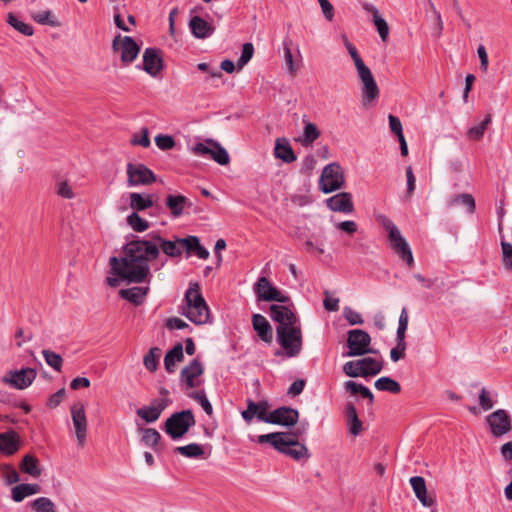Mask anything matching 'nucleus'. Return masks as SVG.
<instances>
[{"label": "nucleus", "mask_w": 512, "mask_h": 512, "mask_svg": "<svg viewBox=\"0 0 512 512\" xmlns=\"http://www.w3.org/2000/svg\"><path fill=\"white\" fill-rule=\"evenodd\" d=\"M191 34L198 39H205L211 36L215 28L200 16H193L189 21Z\"/></svg>", "instance_id": "obj_24"}, {"label": "nucleus", "mask_w": 512, "mask_h": 512, "mask_svg": "<svg viewBox=\"0 0 512 512\" xmlns=\"http://www.w3.org/2000/svg\"><path fill=\"white\" fill-rule=\"evenodd\" d=\"M374 386L379 391H388L394 394H398L401 391L400 384L396 380L387 376L376 380Z\"/></svg>", "instance_id": "obj_41"}, {"label": "nucleus", "mask_w": 512, "mask_h": 512, "mask_svg": "<svg viewBox=\"0 0 512 512\" xmlns=\"http://www.w3.org/2000/svg\"><path fill=\"white\" fill-rule=\"evenodd\" d=\"M254 45L251 42L243 44L241 55L237 60V70H241L253 57Z\"/></svg>", "instance_id": "obj_49"}, {"label": "nucleus", "mask_w": 512, "mask_h": 512, "mask_svg": "<svg viewBox=\"0 0 512 512\" xmlns=\"http://www.w3.org/2000/svg\"><path fill=\"white\" fill-rule=\"evenodd\" d=\"M319 135V130H304L303 136L298 140L304 145H310L319 137Z\"/></svg>", "instance_id": "obj_63"}, {"label": "nucleus", "mask_w": 512, "mask_h": 512, "mask_svg": "<svg viewBox=\"0 0 512 512\" xmlns=\"http://www.w3.org/2000/svg\"><path fill=\"white\" fill-rule=\"evenodd\" d=\"M182 251L185 249L188 253L194 252L199 246L200 241L197 236H188L186 238H180Z\"/></svg>", "instance_id": "obj_56"}, {"label": "nucleus", "mask_w": 512, "mask_h": 512, "mask_svg": "<svg viewBox=\"0 0 512 512\" xmlns=\"http://www.w3.org/2000/svg\"><path fill=\"white\" fill-rule=\"evenodd\" d=\"M371 337L361 329H353L347 333L348 351L345 353L347 357L363 356L368 353H374L375 350L370 348Z\"/></svg>", "instance_id": "obj_12"}, {"label": "nucleus", "mask_w": 512, "mask_h": 512, "mask_svg": "<svg viewBox=\"0 0 512 512\" xmlns=\"http://www.w3.org/2000/svg\"><path fill=\"white\" fill-rule=\"evenodd\" d=\"M336 227L350 235L354 234L358 229L356 222L352 220L342 221L338 223Z\"/></svg>", "instance_id": "obj_64"}, {"label": "nucleus", "mask_w": 512, "mask_h": 512, "mask_svg": "<svg viewBox=\"0 0 512 512\" xmlns=\"http://www.w3.org/2000/svg\"><path fill=\"white\" fill-rule=\"evenodd\" d=\"M363 8L372 14L373 23L379 33L382 41H386L389 35V27L385 19H383L378 11V9L372 4H364Z\"/></svg>", "instance_id": "obj_29"}, {"label": "nucleus", "mask_w": 512, "mask_h": 512, "mask_svg": "<svg viewBox=\"0 0 512 512\" xmlns=\"http://www.w3.org/2000/svg\"><path fill=\"white\" fill-rule=\"evenodd\" d=\"M142 431V442L146 446H150L154 449L155 452H159L162 449L161 446V435L154 428H143Z\"/></svg>", "instance_id": "obj_36"}, {"label": "nucleus", "mask_w": 512, "mask_h": 512, "mask_svg": "<svg viewBox=\"0 0 512 512\" xmlns=\"http://www.w3.org/2000/svg\"><path fill=\"white\" fill-rule=\"evenodd\" d=\"M71 417L75 428L78 446L83 447L87 437V418L85 408L82 403L74 404L71 407Z\"/></svg>", "instance_id": "obj_19"}, {"label": "nucleus", "mask_w": 512, "mask_h": 512, "mask_svg": "<svg viewBox=\"0 0 512 512\" xmlns=\"http://www.w3.org/2000/svg\"><path fill=\"white\" fill-rule=\"evenodd\" d=\"M184 358L183 346L181 343H177L171 350H169L164 358V367L168 373L175 371V365L177 362H181Z\"/></svg>", "instance_id": "obj_33"}, {"label": "nucleus", "mask_w": 512, "mask_h": 512, "mask_svg": "<svg viewBox=\"0 0 512 512\" xmlns=\"http://www.w3.org/2000/svg\"><path fill=\"white\" fill-rule=\"evenodd\" d=\"M168 405L169 399L166 397L154 399L149 406L137 409L136 414L146 423H153L159 419Z\"/></svg>", "instance_id": "obj_21"}, {"label": "nucleus", "mask_w": 512, "mask_h": 512, "mask_svg": "<svg viewBox=\"0 0 512 512\" xmlns=\"http://www.w3.org/2000/svg\"><path fill=\"white\" fill-rule=\"evenodd\" d=\"M161 350L158 347H152L145 354L143 364L150 372H155L158 368Z\"/></svg>", "instance_id": "obj_42"}, {"label": "nucleus", "mask_w": 512, "mask_h": 512, "mask_svg": "<svg viewBox=\"0 0 512 512\" xmlns=\"http://www.w3.org/2000/svg\"><path fill=\"white\" fill-rule=\"evenodd\" d=\"M502 262L506 269H512V245L504 240L501 234Z\"/></svg>", "instance_id": "obj_52"}, {"label": "nucleus", "mask_w": 512, "mask_h": 512, "mask_svg": "<svg viewBox=\"0 0 512 512\" xmlns=\"http://www.w3.org/2000/svg\"><path fill=\"white\" fill-rule=\"evenodd\" d=\"M156 145L162 150H169L174 147L175 141L170 135L159 134L155 137Z\"/></svg>", "instance_id": "obj_55"}, {"label": "nucleus", "mask_w": 512, "mask_h": 512, "mask_svg": "<svg viewBox=\"0 0 512 512\" xmlns=\"http://www.w3.org/2000/svg\"><path fill=\"white\" fill-rule=\"evenodd\" d=\"M19 449V438L15 432L0 433V451L13 455Z\"/></svg>", "instance_id": "obj_32"}, {"label": "nucleus", "mask_w": 512, "mask_h": 512, "mask_svg": "<svg viewBox=\"0 0 512 512\" xmlns=\"http://www.w3.org/2000/svg\"><path fill=\"white\" fill-rule=\"evenodd\" d=\"M248 407L246 410L242 411V417L246 422H251L253 418L256 416V402L252 399L247 400Z\"/></svg>", "instance_id": "obj_61"}, {"label": "nucleus", "mask_w": 512, "mask_h": 512, "mask_svg": "<svg viewBox=\"0 0 512 512\" xmlns=\"http://www.w3.org/2000/svg\"><path fill=\"white\" fill-rule=\"evenodd\" d=\"M186 306L183 307L182 315L187 317L196 325L206 324L210 319V310L205 299L200 293L198 283H191L185 293Z\"/></svg>", "instance_id": "obj_4"}, {"label": "nucleus", "mask_w": 512, "mask_h": 512, "mask_svg": "<svg viewBox=\"0 0 512 512\" xmlns=\"http://www.w3.org/2000/svg\"><path fill=\"white\" fill-rule=\"evenodd\" d=\"M343 372L345 373V375L352 377V378L360 377L361 373H360L359 361L355 360V361L346 362L343 366Z\"/></svg>", "instance_id": "obj_57"}, {"label": "nucleus", "mask_w": 512, "mask_h": 512, "mask_svg": "<svg viewBox=\"0 0 512 512\" xmlns=\"http://www.w3.org/2000/svg\"><path fill=\"white\" fill-rule=\"evenodd\" d=\"M32 19L41 24L48 25L51 27H60L61 23L58 21L56 16L51 10L39 11L37 13L31 14Z\"/></svg>", "instance_id": "obj_40"}, {"label": "nucleus", "mask_w": 512, "mask_h": 512, "mask_svg": "<svg viewBox=\"0 0 512 512\" xmlns=\"http://www.w3.org/2000/svg\"><path fill=\"white\" fill-rule=\"evenodd\" d=\"M343 314L350 325H361L364 322L361 314L350 307H345Z\"/></svg>", "instance_id": "obj_53"}, {"label": "nucleus", "mask_w": 512, "mask_h": 512, "mask_svg": "<svg viewBox=\"0 0 512 512\" xmlns=\"http://www.w3.org/2000/svg\"><path fill=\"white\" fill-rule=\"evenodd\" d=\"M204 373V367L198 358L193 359L180 372V382L185 385L186 389L199 387L203 380L201 376Z\"/></svg>", "instance_id": "obj_16"}, {"label": "nucleus", "mask_w": 512, "mask_h": 512, "mask_svg": "<svg viewBox=\"0 0 512 512\" xmlns=\"http://www.w3.org/2000/svg\"><path fill=\"white\" fill-rule=\"evenodd\" d=\"M111 48L113 52H120V60L123 67L132 64L141 51V46L133 37L121 36V34L114 37Z\"/></svg>", "instance_id": "obj_9"}, {"label": "nucleus", "mask_w": 512, "mask_h": 512, "mask_svg": "<svg viewBox=\"0 0 512 512\" xmlns=\"http://www.w3.org/2000/svg\"><path fill=\"white\" fill-rule=\"evenodd\" d=\"M375 220L387 231L391 249L405 261L408 266H412L414 264V258L411 248L398 227L390 218L381 213L375 214Z\"/></svg>", "instance_id": "obj_5"}, {"label": "nucleus", "mask_w": 512, "mask_h": 512, "mask_svg": "<svg viewBox=\"0 0 512 512\" xmlns=\"http://www.w3.org/2000/svg\"><path fill=\"white\" fill-rule=\"evenodd\" d=\"M360 377L374 376L383 369V362L372 357H364L359 359Z\"/></svg>", "instance_id": "obj_30"}, {"label": "nucleus", "mask_w": 512, "mask_h": 512, "mask_svg": "<svg viewBox=\"0 0 512 512\" xmlns=\"http://www.w3.org/2000/svg\"><path fill=\"white\" fill-rule=\"evenodd\" d=\"M35 512H56L54 503L47 497H39L30 504Z\"/></svg>", "instance_id": "obj_47"}, {"label": "nucleus", "mask_w": 512, "mask_h": 512, "mask_svg": "<svg viewBox=\"0 0 512 512\" xmlns=\"http://www.w3.org/2000/svg\"><path fill=\"white\" fill-rule=\"evenodd\" d=\"M267 407V402L258 401V420L287 427L295 425L298 421L299 412L296 409L283 406L268 412Z\"/></svg>", "instance_id": "obj_6"}, {"label": "nucleus", "mask_w": 512, "mask_h": 512, "mask_svg": "<svg viewBox=\"0 0 512 512\" xmlns=\"http://www.w3.org/2000/svg\"><path fill=\"white\" fill-rule=\"evenodd\" d=\"M196 424L192 410L173 413L165 422V432L172 439L182 438Z\"/></svg>", "instance_id": "obj_8"}, {"label": "nucleus", "mask_w": 512, "mask_h": 512, "mask_svg": "<svg viewBox=\"0 0 512 512\" xmlns=\"http://www.w3.org/2000/svg\"><path fill=\"white\" fill-rule=\"evenodd\" d=\"M487 423L489 424L491 433L495 437H501L512 429L511 418L503 409L496 410L490 414L487 417Z\"/></svg>", "instance_id": "obj_18"}, {"label": "nucleus", "mask_w": 512, "mask_h": 512, "mask_svg": "<svg viewBox=\"0 0 512 512\" xmlns=\"http://www.w3.org/2000/svg\"><path fill=\"white\" fill-rule=\"evenodd\" d=\"M149 239L136 238L124 245L125 256L110 258L112 272L129 283L145 282L150 273L149 263L156 260L160 251L171 258L181 257L183 251L180 238L164 239L159 233H151Z\"/></svg>", "instance_id": "obj_1"}, {"label": "nucleus", "mask_w": 512, "mask_h": 512, "mask_svg": "<svg viewBox=\"0 0 512 512\" xmlns=\"http://www.w3.org/2000/svg\"><path fill=\"white\" fill-rule=\"evenodd\" d=\"M130 207L137 211H143L153 206V201L150 195H142L140 193L133 192L130 194Z\"/></svg>", "instance_id": "obj_38"}, {"label": "nucleus", "mask_w": 512, "mask_h": 512, "mask_svg": "<svg viewBox=\"0 0 512 512\" xmlns=\"http://www.w3.org/2000/svg\"><path fill=\"white\" fill-rule=\"evenodd\" d=\"M409 482L421 504L425 507H431L434 504V500L427 495L425 479L421 476H414L410 478Z\"/></svg>", "instance_id": "obj_26"}, {"label": "nucleus", "mask_w": 512, "mask_h": 512, "mask_svg": "<svg viewBox=\"0 0 512 512\" xmlns=\"http://www.w3.org/2000/svg\"><path fill=\"white\" fill-rule=\"evenodd\" d=\"M149 291L148 287H131L127 289H121L119 295L122 299H125L135 306L141 305Z\"/></svg>", "instance_id": "obj_31"}, {"label": "nucleus", "mask_w": 512, "mask_h": 512, "mask_svg": "<svg viewBox=\"0 0 512 512\" xmlns=\"http://www.w3.org/2000/svg\"><path fill=\"white\" fill-rule=\"evenodd\" d=\"M188 396L190 398H192L193 400L197 401L201 405V407L203 408V410L205 411V413L207 415L210 416L213 414L212 404L207 399L206 394L203 390L191 392L188 394Z\"/></svg>", "instance_id": "obj_50"}, {"label": "nucleus", "mask_w": 512, "mask_h": 512, "mask_svg": "<svg viewBox=\"0 0 512 512\" xmlns=\"http://www.w3.org/2000/svg\"><path fill=\"white\" fill-rule=\"evenodd\" d=\"M258 337L267 343L273 340L272 327L265 317L258 314Z\"/></svg>", "instance_id": "obj_44"}, {"label": "nucleus", "mask_w": 512, "mask_h": 512, "mask_svg": "<svg viewBox=\"0 0 512 512\" xmlns=\"http://www.w3.org/2000/svg\"><path fill=\"white\" fill-rule=\"evenodd\" d=\"M477 55L480 59V69L483 73H487L489 67V59L486 48L483 45H480L477 48Z\"/></svg>", "instance_id": "obj_59"}, {"label": "nucleus", "mask_w": 512, "mask_h": 512, "mask_svg": "<svg viewBox=\"0 0 512 512\" xmlns=\"http://www.w3.org/2000/svg\"><path fill=\"white\" fill-rule=\"evenodd\" d=\"M37 376V372L33 368H22L20 370H11L2 378V382L11 387L23 390L29 387Z\"/></svg>", "instance_id": "obj_14"}, {"label": "nucleus", "mask_w": 512, "mask_h": 512, "mask_svg": "<svg viewBox=\"0 0 512 512\" xmlns=\"http://www.w3.org/2000/svg\"><path fill=\"white\" fill-rule=\"evenodd\" d=\"M463 205L469 213L475 210V200L471 194H459L449 200V206Z\"/></svg>", "instance_id": "obj_45"}, {"label": "nucleus", "mask_w": 512, "mask_h": 512, "mask_svg": "<svg viewBox=\"0 0 512 512\" xmlns=\"http://www.w3.org/2000/svg\"><path fill=\"white\" fill-rule=\"evenodd\" d=\"M6 22L12 26L15 30L25 36H32L34 34V28L21 20H19L14 13L9 12L6 16Z\"/></svg>", "instance_id": "obj_39"}, {"label": "nucleus", "mask_w": 512, "mask_h": 512, "mask_svg": "<svg viewBox=\"0 0 512 512\" xmlns=\"http://www.w3.org/2000/svg\"><path fill=\"white\" fill-rule=\"evenodd\" d=\"M142 58V66L137 65L136 67L143 69L152 77H156L164 68L162 51L159 48L147 47Z\"/></svg>", "instance_id": "obj_17"}, {"label": "nucleus", "mask_w": 512, "mask_h": 512, "mask_svg": "<svg viewBox=\"0 0 512 512\" xmlns=\"http://www.w3.org/2000/svg\"><path fill=\"white\" fill-rule=\"evenodd\" d=\"M327 207L334 212L350 214L354 211L351 194L348 192L338 193L326 200Z\"/></svg>", "instance_id": "obj_22"}, {"label": "nucleus", "mask_w": 512, "mask_h": 512, "mask_svg": "<svg viewBox=\"0 0 512 512\" xmlns=\"http://www.w3.org/2000/svg\"><path fill=\"white\" fill-rule=\"evenodd\" d=\"M300 431L274 432L258 436V443L269 444L276 451L296 461L307 460L310 457L308 448L299 442Z\"/></svg>", "instance_id": "obj_3"}, {"label": "nucleus", "mask_w": 512, "mask_h": 512, "mask_svg": "<svg viewBox=\"0 0 512 512\" xmlns=\"http://www.w3.org/2000/svg\"><path fill=\"white\" fill-rule=\"evenodd\" d=\"M347 418V428L353 436H358L362 431V421L359 419L356 407L353 403L348 402L345 406Z\"/></svg>", "instance_id": "obj_28"}, {"label": "nucleus", "mask_w": 512, "mask_h": 512, "mask_svg": "<svg viewBox=\"0 0 512 512\" xmlns=\"http://www.w3.org/2000/svg\"><path fill=\"white\" fill-rule=\"evenodd\" d=\"M130 142L132 145H140L145 148L148 147L150 145L148 130H142L141 135H134Z\"/></svg>", "instance_id": "obj_62"}, {"label": "nucleus", "mask_w": 512, "mask_h": 512, "mask_svg": "<svg viewBox=\"0 0 512 512\" xmlns=\"http://www.w3.org/2000/svg\"><path fill=\"white\" fill-rule=\"evenodd\" d=\"M191 152L196 156H210L219 165H227L230 162L228 152L216 140L212 138L205 139L204 142L196 143Z\"/></svg>", "instance_id": "obj_11"}, {"label": "nucleus", "mask_w": 512, "mask_h": 512, "mask_svg": "<svg viewBox=\"0 0 512 512\" xmlns=\"http://www.w3.org/2000/svg\"><path fill=\"white\" fill-rule=\"evenodd\" d=\"M270 317L278 323V326L287 327L297 322L294 313L283 305H272L270 307Z\"/></svg>", "instance_id": "obj_25"}, {"label": "nucleus", "mask_w": 512, "mask_h": 512, "mask_svg": "<svg viewBox=\"0 0 512 512\" xmlns=\"http://www.w3.org/2000/svg\"><path fill=\"white\" fill-rule=\"evenodd\" d=\"M344 388L352 395L359 394L361 397L368 399L369 405L372 406L374 401V395L372 394L368 387L356 383L352 380H348L344 383Z\"/></svg>", "instance_id": "obj_37"}, {"label": "nucleus", "mask_w": 512, "mask_h": 512, "mask_svg": "<svg viewBox=\"0 0 512 512\" xmlns=\"http://www.w3.org/2000/svg\"><path fill=\"white\" fill-rule=\"evenodd\" d=\"M396 346L390 351V358L393 362H397L404 358L406 350V342L402 340H396Z\"/></svg>", "instance_id": "obj_54"}, {"label": "nucleus", "mask_w": 512, "mask_h": 512, "mask_svg": "<svg viewBox=\"0 0 512 512\" xmlns=\"http://www.w3.org/2000/svg\"><path fill=\"white\" fill-rule=\"evenodd\" d=\"M409 316L407 308L403 307L399 316L398 328L396 332V340L405 341V333L408 327Z\"/></svg>", "instance_id": "obj_51"}, {"label": "nucleus", "mask_w": 512, "mask_h": 512, "mask_svg": "<svg viewBox=\"0 0 512 512\" xmlns=\"http://www.w3.org/2000/svg\"><path fill=\"white\" fill-rule=\"evenodd\" d=\"M283 59L287 73L295 76L300 69L302 56L298 46L291 40L283 42Z\"/></svg>", "instance_id": "obj_20"}, {"label": "nucleus", "mask_w": 512, "mask_h": 512, "mask_svg": "<svg viewBox=\"0 0 512 512\" xmlns=\"http://www.w3.org/2000/svg\"><path fill=\"white\" fill-rule=\"evenodd\" d=\"M277 340L284 349L287 357L297 356L302 349V333L300 326L292 325L277 327Z\"/></svg>", "instance_id": "obj_7"}, {"label": "nucleus", "mask_w": 512, "mask_h": 512, "mask_svg": "<svg viewBox=\"0 0 512 512\" xmlns=\"http://www.w3.org/2000/svg\"><path fill=\"white\" fill-rule=\"evenodd\" d=\"M42 355H43L47 365H49L50 367H52L54 370H56L58 372L61 371L62 365H63V359L58 353L53 352L51 350L44 349L42 351Z\"/></svg>", "instance_id": "obj_48"}, {"label": "nucleus", "mask_w": 512, "mask_h": 512, "mask_svg": "<svg viewBox=\"0 0 512 512\" xmlns=\"http://www.w3.org/2000/svg\"><path fill=\"white\" fill-rule=\"evenodd\" d=\"M290 297L266 276L258 277V302L287 303Z\"/></svg>", "instance_id": "obj_13"}, {"label": "nucleus", "mask_w": 512, "mask_h": 512, "mask_svg": "<svg viewBox=\"0 0 512 512\" xmlns=\"http://www.w3.org/2000/svg\"><path fill=\"white\" fill-rule=\"evenodd\" d=\"M345 179L341 166L332 162L326 165L319 179V189L325 194L332 193L344 186Z\"/></svg>", "instance_id": "obj_10"}, {"label": "nucleus", "mask_w": 512, "mask_h": 512, "mask_svg": "<svg viewBox=\"0 0 512 512\" xmlns=\"http://www.w3.org/2000/svg\"><path fill=\"white\" fill-rule=\"evenodd\" d=\"M175 452L187 458H199L204 455L203 447L197 443L176 447Z\"/></svg>", "instance_id": "obj_43"}, {"label": "nucleus", "mask_w": 512, "mask_h": 512, "mask_svg": "<svg viewBox=\"0 0 512 512\" xmlns=\"http://www.w3.org/2000/svg\"><path fill=\"white\" fill-rule=\"evenodd\" d=\"M274 155L285 163L294 162L297 157L286 138H278L275 142Z\"/></svg>", "instance_id": "obj_27"}, {"label": "nucleus", "mask_w": 512, "mask_h": 512, "mask_svg": "<svg viewBox=\"0 0 512 512\" xmlns=\"http://www.w3.org/2000/svg\"><path fill=\"white\" fill-rule=\"evenodd\" d=\"M65 395H66L65 388L59 389L57 392H55L54 394H52L50 396V398L48 399L47 405L50 408L57 407L63 401V399L65 398Z\"/></svg>", "instance_id": "obj_60"}, {"label": "nucleus", "mask_w": 512, "mask_h": 512, "mask_svg": "<svg viewBox=\"0 0 512 512\" xmlns=\"http://www.w3.org/2000/svg\"><path fill=\"white\" fill-rule=\"evenodd\" d=\"M57 194L65 199H72L74 193L67 181H61L57 184Z\"/></svg>", "instance_id": "obj_58"}, {"label": "nucleus", "mask_w": 512, "mask_h": 512, "mask_svg": "<svg viewBox=\"0 0 512 512\" xmlns=\"http://www.w3.org/2000/svg\"><path fill=\"white\" fill-rule=\"evenodd\" d=\"M40 492L38 484H20L12 488V499L15 502H21L25 497L34 495Z\"/></svg>", "instance_id": "obj_35"}, {"label": "nucleus", "mask_w": 512, "mask_h": 512, "mask_svg": "<svg viewBox=\"0 0 512 512\" xmlns=\"http://www.w3.org/2000/svg\"><path fill=\"white\" fill-rule=\"evenodd\" d=\"M165 205L169 209L171 216L178 218L183 214L184 209L190 207L192 204L184 195L169 194L165 199Z\"/></svg>", "instance_id": "obj_23"}, {"label": "nucleus", "mask_w": 512, "mask_h": 512, "mask_svg": "<svg viewBox=\"0 0 512 512\" xmlns=\"http://www.w3.org/2000/svg\"><path fill=\"white\" fill-rule=\"evenodd\" d=\"M126 220L128 225L135 232H144L149 228L148 221L140 217L137 212H132L130 215L127 216Z\"/></svg>", "instance_id": "obj_46"}, {"label": "nucleus", "mask_w": 512, "mask_h": 512, "mask_svg": "<svg viewBox=\"0 0 512 512\" xmlns=\"http://www.w3.org/2000/svg\"><path fill=\"white\" fill-rule=\"evenodd\" d=\"M341 40L350 55L360 85V101L365 109L375 106L380 96V89L371 69L365 64L356 47L349 41L346 34Z\"/></svg>", "instance_id": "obj_2"}, {"label": "nucleus", "mask_w": 512, "mask_h": 512, "mask_svg": "<svg viewBox=\"0 0 512 512\" xmlns=\"http://www.w3.org/2000/svg\"><path fill=\"white\" fill-rule=\"evenodd\" d=\"M19 468L23 473L34 478L39 477L42 473L38 458L32 454H27L23 457Z\"/></svg>", "instance_id": "obj_34"}, {"label": "nucleus", "mask_w": 512, "mask_h": 512, "mask_svg": "<svg viewBox=\"0 0 512 512\" xmlns=\"http://www.w3.org/2000/svg\"><path fill=\"white\" fill-rule=\"evenodd\" d=\"M156 181L152 170L143 164L127 165V182L129 186L150 185Z\"/></svg>", "instance_id": "obj_15"}]
</instances>
